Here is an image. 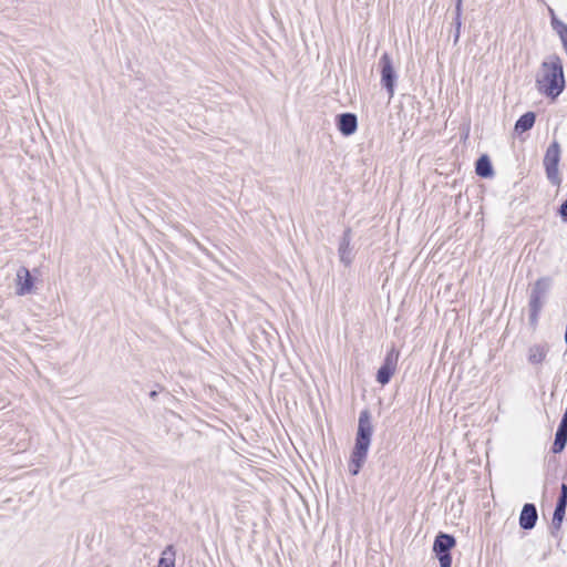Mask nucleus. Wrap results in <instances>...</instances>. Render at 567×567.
Segmentation results:
<instances>
[{
	"label": "nucleus",
	"mask_w": 567,
	"mask_h": 567,
	"mask_svg": "<svg viewBox=\"0 0 567 567\" xmlns=\"http://www.w3.org/2000/svg\"><path fill=\"white\" fill-rule=\"evenodd\" d=\"M535 85L540 94L557 99L565 89V76L563 63L558 55H549L543 61L537 75Z\"/></svg>",
	"instance_id": "obj_1"
},
{
	"label": "nucleus",
	"mask_w": 567,
	"mask_h": 567,
	"mask_svg": "<svg viewBox=\"0 0 567 567\" xmlns=\"http://www.w3.org/2000/svg\"><path fill=\"white\" fill-rule=\"evenodd\" d=\"M372 425L369 411L364 410L360 413L358 433L354 449L349 462V471L352 475H357L367 460V454L371 443Z\"/></svg>",
	"instance_id": "obj_2"
},
{
	"label": "nucleus",
	"mask_w": 567,
	"mask_h": 567,
	"mask_svg": "<svg viewBox=\"0 0 567 567\" xmlns=\"http://www.w3.org/2000/svg\"><path fill=\"white\" fill-rule=\"evenodd\" d=\"M550 287V280L548 278H539L530 292L529 298V321L535 326L538 321V315L544 305V298Z\"/></svg>",
	"instance_id": "obj_3"
},
{
	"label": "nucleus",
	"mask_w": 567,
	"mask_h": 567,
	"mask_svg": "<svg viewBox=\"0 0 567 567\" xmlns=\"http://www.w3.org/2000/svg\"><path fill=\"white\" fill-rule=\"evenodd\" d=\"M560 159V147L557 142L551 143L544 157V166L546 169L547 178L554 185H559L560 177L558 171V164Z\"/></svg>",
	"instance_id": "obj_4"
},
{
	"label": "nucleus",
	"mask_w": 567,
	"mask_h": 567,
	"mask_svg": "<svg viewBox=\"0 0 567 567\" xmlns=\"http://www.w3.org/2000/svg\"><path fill=\"white\" fill-rule=\"evenodd\" d=\"M381 72V84L386 90L389 97L394 95V86L396 81V72L393 65L392 58L389 53H383L379 60Z\"/></svg>",
	"instance_id": "obj_5"
},
{
	"label": "nucleus",
	"mask_w": 567,
	"mask_h": 567,
	"mask_svg": "<svg viewBox=\"0 0 567 567\" xmlns=\"http://www.w3.org/2000/svg\"><path fill=\"white\" fill-rule=\"evenodd\" d=\"M399 360V351L392 348L385 359L382 367L378 370L377 380L382 385L389 383L391 377L394 374L396 370V364Z\"/></svg>",
	"instance_id": "obj_6"
},
{
	"label": "nucleus",
	"mask_w": 567,
	"mask_h": 567,
	"mask_svg": "<svg viewBox=\"0 0 567 567\" xmlns=\"http://www.w3.org/2000/svg\"><path fill=\"white\" fill-rule=\"evenodd\" d=\"M34 280L25 267H20L16 274V293L25 296L33 291Z\"/></svg>",
	"instance_id": "obj_7"
},
{
	"label": "nucleus",
	"mask_w": 567,
	"mask_h": 567,
	"mask_svg": "<svg viewBox=\"0 0 567 567\" xmlns=\"http://www.w3.org/2000/svg\"><path fill=\"white\" fill-rule=\"evenodd\" d=\"M538 518L537 509L534 504H525L519 515V526L523 529H532L535 527Z\"/></svg>",
	"instance_id": "obj_8"
},
{
	"label": "nucleus",
	"mask_w": 567,
	"mask_h": 567,
	"mask_svg": "<svg viewBox=\"0 0 567 567\" xmlns=\"http://www.w3.org/2000/svg\"><path fill=\"white\" fill-rule=\"evenodd\" d=\"M549 347L546 343H538L529 347L527 353V360L533 365L542 364L547 357Z\"/></svg>",
	"instance_id": "obj_9"
},
{
	"label": "nucleus",
	"mask_w": 567,
	"mask_h": 567,
	"mask_svg": "<svg viewBox=\"0 0 567 567\" xmlns=\"http://www.w3.org/2000/svg\"><path fill=\"white\" fill-rule=\"evenodd\" d=\"M358 121L357 116L352 113H343L339 116L338 128L339 131L349 136L357 131Z\"/></svg>",
	"instance_id": "obj_10"
},
{
	"label": "nucleus",
	"mask_w": 567,
	"mask_h": 567,
	"mask_svg": "<svg viewBox=\"0 0 567 567\" xmlns=\"http://www.w3.org/2000/svg\"><path fill=\"white\" fill-rule=\"evenodd\" d=\"M350 241H351L350 230H347L340 241V245H339L340 261L346 266H349L353 259Z\"/></svg>",
	"instance_id": "obj_11"
},
{
	"label": "nucleus",
	"mask_w": 567,
	"mask_h": 567,
	"mask_svg": "<svg viewBox=\"0 0 567 567\" xmlns=\"http://www.w3.org/2000/svg\"><path fill=\"white\" fill-rule=\"evenodd\" d=\"M455 546V539L449 534H439L434 540L433 550L435 554L449 553Z\"/></svg>",
	"instance_id": "obj_12"
},
{
	"label": "nucleus",
	"mask_w": 567,
	"mask_h": 567,
	"mask_svg": "<svg viewBox=\"0 0 567 567\" xmlns=\"http://www.w3.org/2000/svg\"><path fill=\"white\" fill-rule=\"evenodd\" d=\"M566 444H567V427L559 424L558 430L555 435V441L553 444V452L554 453L563 452Z\"/></svg>",
	"instance_id": "obj_13"
},
{
	"label": "nucleus",
	"mask_w": 567,
	"mask_h": 567,
	"mask_svg": "<svg viewBox=\"0 0 567 567\" xmlns=\"http://www.w3.org/2000/svg\"><path fill=\"white\" fill-rule=\"evenodd\" d=\"M567 502L563 499H558L556 504V508L553 515V528L558 530L563 524L565 512H566Z\"/></svg>",
	"instance_id": "obj_14"
},
{
	"label": "nucleus",
	"mask_w": 567,
	"mask_h": 567,
	"mask_svg": "<svg viewBox=\"0 0 567 567\" xmlns=\"http://www.w3.org/2000/svg\"><path fill=\"white\" fill-rule=\"evenodd\" d=\"M535 123V114L533 112H527L522 115L516 122L515 130L519 133H524L533 127Z\"/></svg>",
	"instance_id": "obj_15"
},
{
	"label": "nucleus",
	"mask_w": 567,
	"mask_h": 567,
	"mask_svg": "<svg viewBox=\"0 0 567 567\" xmlns=\"http://www.w3.org/2000/svg\"><path fill=\"white\" fill-rule=\"evenodd\" d=\"M175 555L174 547L167 546L162 553L157 567H175Z\"/></svg>",
	"instance_id": "obj_16"
},
{
	"label": "nucleus",
	"mask_w": 567,
	"mask_h": 567,
	"mask_svg": "<svg viewBox=\"0 0 567 567\" xmlns=\"http://www.w3.org/2000/svg\"><path fill=\"white\" fill-rule=\"evenodd\" d=\"M476 174L481 177H489L493 174L492 165L487 156H482L476 162Z\"/></svg>",
	"instance_id": "obj_17"
},
{
	"label": "nucleus",
	"mask_w": 567,
	"mask_h": 567,
	"mask_svg": "<svg viewBox=\"0 0 567 567\" xmlns=\"http://www.w3.org/2000/svg\"><path fill=\"white\" fill-rule=\"evenodd\" d=\"M436 556L439 558L441 567H451V565H452V557H451V555L449 553L436 554Z\"/></svg>",
	"instance_id": "obj_18"
},
{
	"label": "nucleus",
	"mask_w": 567,
	"mask_h": 567,
	"mask_svg": "<svg viewBox=\"0 0 567 567\" xmlns=\"http://www.w3.org/2000/svg\"><path fill=\"white\" fill-rule=\"evenodd\" d=\"M558 499H563V501L567 502V485L566 484L561 485L560 495H559Z\"/></svg>",
	"instance_id": "obj_19"
},
{
	"label": "nucleus",
	"mask_w": 567,
	"mask_h": 567,
	"mask_svg": "<svg viewBox=\"0 0 567 567\" xmlns=\"http://www.w3.org/2000/svg\"><path fill=\"white\" fill-rule=\"evenodd\" d=\"M560 214L563 217H567V200L560 206Z\"/></svg>",
	"instance_id": "obj_20"
},
{
	"label": "nucleus",
	"mask_w": 567,
	"mask_h": 567,
	"mask_svg": "<svg viewBox=\"0 0 567 567\" xmlns=\"http://www.w3.org/2000/svg\"><path fill=\"white\" fill-rule=\"evenodd\" d=\"M462 2L463 0H456L455 12H457L458 16L462 13Z\"/></svg>",
	"instance_id": "obj_21"
},
{
	"label": "nucleus",
	"mask_w": 567,
	"mask_h": 567,
	"mask_svg": "<svg viewBox=\"0 0 567 567\" xmlns=\"http://www.w3.org/2000/svg\"><path fill=\"white\" fill-rule=\"evenodd\" d=\"M455 24H456V30H460V28H461V16H458L457 12H456V17H455Z\"/></svg>",
	"instance_id": "obj_22"
},
{
	"label": "nucleus",
	"mask_w": 567,
	"mask_h": 567,
	"mask_svg": "<svg viewBox=\"0 0 567 567\" xmlns=\"http://www.w3.org/2000/svg\"><path fill=\"white\" fill-rule=\"evenodd\" d=\"M560 425H564V426L567 427V409H566V411H565V413L563 415V419L560 421Z\"/></svg>",
	"instance_id": "obj_23"
},
{
	"label": "nucleus",
	"mask_w": 567,
	"mask_h": 567,
	"mask_svg": "<svg viewBox=\"0 0 567 567\" xmlns=\"http://www.w3.org/2000/svg\"><path fill=\"white\" fill-rule=\"evenodd\" d=\"M460 38V30H456V33L454 34V42L456 43Z\"/></svg>",
	"instance_id": "obj_24"
},
{
	"label": "nucleus",
	"mask_w": 567,
	"mask_h": 567,
	"mask_svg": "<svg viewBox=\"0 0 567 567\" xmlns=\"http://www.w3.org/2000/svg\"><path fill=\"white\" fill-rule=\"evenodd\" d=\"M155 395H156V392H155V391H153V392L151 393V396H152V398H154Z\"/></svg>",
	"instance_id": "obj_25"
}]
</instances>
